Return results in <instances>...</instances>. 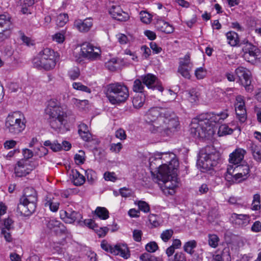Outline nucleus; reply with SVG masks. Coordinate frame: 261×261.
<instances>
[{"label":"nucleus","mask_w":261,"mask_h":261,"mask_svg":"<svg viewBox=\"0 0 261 261\" xmlns=\"http://www.w3.org/2000/svg\"><path fill=\"white\" fill-rule=\"evenodd\" d=\"M253 232H258L261 231V222L259 221H256L253 224L251 228Z\"/></svg>","instance_id":"774afa93"},{"label":"nucleus","mask_w":261,"mask_h":261,"mask_svg":"<svg viewBox=\"0 0 261 261\" xmlns=\"http://www.w3.org/2000/svg\"><path fill=\"white\" fill-rule=\"evenodd\" d=\"M18 113H14L9 115L6 118L5 126L8 131L13 135L21 133L25 127L24 123L18 118Z\"/></svg>","instance_id":"6e6552de"},{"label":"nucleus","mask_w":261,"mask_h":261,"mask_svg":"<svg viewBox=\"0 0 261 261\" xmlns=\"http://www.w3.org/2000/svg\"><path fill=\"white\" fill-rule=\"evenodd\" d=\"M100 50L88 42L83 43L81 46V53L84 58L91 60H96L100 56Z\"/></svg>","instance_id":"f8f14e48"},{"label":"nucleus","mask_w":261,"mask_h":261,"mask_svg":"<svg viewBox=\"0 0 261 261\" xmlns=\"http://www.w3.org/2000/svg\"><path fill=\"white\" fill-rule=\"evenodd\" d=\"M232 168L231 166L228 167L225 175V179L228 181L240 182L249 176L250 168L247 163L237 165L233 169Z\"/></svg>","instance_id":"0eeeda50"},{"label":"nucleus","mask_w":261,"mask_h":261,"mask_svg":"<svg viewBox=\"0 0 261 261\" xmlns=\"http://www.w3.org/2000/svg\"><path fill=\"white\" fill-rule=\"evenodd\" d=\"M68 21V16L67 14H59L57 18L56 23L59 27H63Z\"/></svg>","instance_id":"e433bc0d"},{"label":"nucleus","mask_w":261,"mask_h":261,"mask_svg":"<svg viewBox=\"0 0 261 261\" xmlns=\"http://www.w3.org/2000/svg\"><path fill=\"white\" fill-rule=\"evenodd\" d=\"M20 38L23 42L28 46L33 45L34 44V41L30 38L26 36L24 33H20Z\"/></svg>","instance_id":"4d7b16f0"},{"label":"nucleus","mask_w":261,"mask_h":261,"mask_svg":"<svg viewBox=\"0 0 261 261\" xmlns=\"http://www.w3.org/2000/svg\"><path fill=\"white\" fill-rule=\"evenodd\" d=\"M73 88L76 90L85 91L87 93H90L91 90L88 87L82 85L80 83H73L72 84Z\"/></svg>","instance_id":"09e8293b"},{"label":"nucleus","mask_w":261,"mask_h":261,"mask_svg":"<svg viewBox=\"0 0 261 261\" xmlns=\"http://www.w3.org/2000/svg\"><path fill=\"white\" fill-rule=\"evenodd\" d=\"M197 245V242L195 240H190L185 243L183 246L184 250L187 253L193 255L194 253V249Z\"/></svg>","instance_id":"c85d7f7f"},{"label":"nucleus","mask_w":261,"mask_h":261,"mask_svg":"<svg viewBox=\"0 0 261 261\" xmlns=\"http://www.w3.org/2000/svg\"><path fill=\"white\" fill-rule=\"evenodd\" d=\"M236 74L241 81L242 85L248 92H251L253 86L251 84V74L249 70L243 67H239L236 69Z\"/></svg>","instance_id":"1a4fd4ad"},{"label":"nucleus","mask_w":261,"mask_h":261,"mask_svg":"<svg viewBox=\"0 0 261 261\" xmlns=\"http://www.w3.org/2000/svg\"><path fill=\"white\" fill-rule=\"evenodd\" d=\"M141 79L143 84L145 85L148 88L157 89L160 92L163 91L164 88L155 75L148 73L141 76Z\"/></svg>","instance_id":"ddd939ff"},{"label":"nucleus","mask_w":261,"mask_h":261,"mask_svg":"<svg viewBox=\"0 0 261 261\" xmlns=\"http://www.w3.org/2000/svg\"><path fill=\"white\" fill-rule=\"evenodd\" d=\"M37 194L35 189L32 187H27L24 190V194L22 197L32 196Z\"/></svg>","instance_id":"bf43d9fd"},{"label":"nucleus","mask_w":261,"mask_h":261,"mask_svg":"<svg viewBox=\"0 0 261 261\" xmlns=\"http://www.w3.org/2000/svg\"><path fill=\"white\" fill-rule=\"evenodd\" d=\"M228 116L226 111L218 114H201L197 118L192 119L190 134L195 138L211 139L215 132V124L221 123Z\"/></svg>","instance_id":"f03ea898"},{"label":"nucleus","mask_w":261,"mask_h":261,"mask_svg":"<svg viewBox=\"0 0 261 261\" xmlns=\"http://www.w3.org/2000/svg\"><path fill=\"white\" fill-rule=\"evenodd\" d=\"M60 217L67 223H72L75 221H80L82 218V215L74 211H61Z\"/></svg>","instance_id":"2eb2a0df"},{"label":"nucleus","mask_w":261,"mask_h":261,"mask_svg":"<svg viewBox=\"0 0 261 261\" xmlns=\"http://www.w3.org/2000/svg\"><path fill=\"white\" fill-rule=\"evenodd\" d=\"M101 248L105 250L107 252H109L111 253L112 250L113 249V247L111 245L109 244L106 241H102L101 243Z\"/></svg>","instance_id":"69168bd1"},{"label":"nucleus","mask_w":261,"mask_h":261,"mask_svg":"<svg viewBox=\"0 0 261 261\" xmlns=\"http://www.w3.org/2000/svg\"><path fill=\"white\" fill-rule=\"evenodd\" d=\"M115 136L116 138L120 139L121 140H125L126 138L125 132L121 128L118 129L116 132Z\"/></svg>","instance_id":"0e129e2a"},{"label":"nucleus","mask_w":261,"mask_h":261,"mask_svg":"<svg viewBox=\"0 0 261 261\" xmlns=\"http://www.w3.org/2000/svg\"><path fill=\"white\" fill-rule=\"evenodd\" d=\"M159 248L157 243L155 242H150L148 243L146 246L145 249L148 252L147 253L154 252Z\"/></svg>","instance_id":"de8ad7c7"},{"label":"nucleus","mask_w":261,"mask_h":261,"mask_svg":"<svg viewBox=\"0 0 261 261\" xmlns=\"http://www.w3.org/2000/svg\"><path fill=\"white\" fill-rule=\"evenodd\" d=\"M219 159V153L214 147L213 146H206L199 152L198 164L201 168L210 170L217 165Z\"/></svg>","instance_id":"423d86ee"},{"label":"nucleus","mask_w":261,"mask_h":261,"mask_svg":"<svg viewBox=\"0 0 261 261\" xmlns=\"http://www.w3.org/2000/svg\"><path fill=\"white\" fill-rule=\"evenodd\" d=\"M142 236V232L141 230L135 229L133 231V237L134 240L138 242H140L141 241Z\"/></svg>","instance_id":"13d9d810"},{"label":"nucleus","mask_w":261,"mask_h":261,"mask_svg":"<svg viewBox=\"0 0 261 261\" xmlns=\"http://www.w3.org/2000/svg\"><path fill=\"white\" fill-rule=\"evenodd\" d=\"M47 149L43 146H40V147L37 148V151H35V154L39 157H42L47 153Z\"/></svg>","instance_id":"680f3d73"},{"label":"nucleus","mask_w":261,"mask_h":261,"mask_svg":"<svg viewBox=\"0 0 261 261\" xmlns=\"http://www.w3.org/2000/svg\"><path fill=\"white\" fill-rule=\"evenodd\" d=\"M82 139L87 142H90L92 140V137L89 130L79 134Z\"/></svg>","instance_id":"e2e57ef3"},{"label":"nucleus","mask_w":261,"mask_h":261,"mask_svg":"<svg viewBox=\"0 0 261 261\" xmlns=\"http://www.w3.org/2000/svg\"><path fill=\"white\" fill-rule=\"evenodd\" d=\"M12 27L11 17L8 14L0 15V28L4 30H10Z\"/></svg>","instance_id":"393cba45"},{"label":"nucleus","mask_w":261,"mask_h":261,"mask_svg":"<svg viewBox=\"0 0 261 261\" xmlns=\"http://www.w3.org/2000/svg\"><path fill=\"white\" fill-rule=\"evenodd\" d=\"M80 153H82V154H76L74 156V160L75 161V162L77 164H82L84 163V161L85 160L83 155L84 154V152L81 150L79 151Z\"/></svg>","instance_id":"5fc2aeb1"},{"label":"nucleus","mask_w":261,"mask_h":261,"mask_svg":"<svg viewBox=\"0 0 261 261\" xmlns=\"http://www.w3.org/2000/svg\"><path fill=\"white\" fill-rule=\"evenodd\" d=\"M122 148L121 143H112L110 146V150L112 152L118 153Z\"/></svg>","instance_id":"052dcab7"},{"label":"nucleus","mask_w":261,"mask_h":261,"mask_svg":"<svg viewBox=\"0 0 261 261\" xmlns=\"http://www.w3.org/2000/svg\"><path fill=\"white\" fill-rule=\"evenodd\" d=\"M104 178L105 180L108 181H115L117 178L114 172H106L104 174Z\"/></svg>","instance_id":"6e6d98bb"},{"label":"nucleus","mask_w":261,"mask_h":261,"mask_svg":"<svg viewBox=\"0 0 261 261\" xmlns=\"http://www.w3.org/2000/svg\"><path fill=\"white\" fill-rule=\"evenodd\" d=\"M178 162L176 159L171 160L168 165L163 164L159 167L157 178L163 183L161 188L165 194L173 195L174 189L177 187V170Z\"/></svg>","instance_id":"7ed1b4c3"},{"label":"nucleus","mask_w":261,"mask_h":261,"mask_svg":"<svg viewBox=\"0 0 261 261\" xmlns=\"http://www.w3.org/2000/svg\"><path fill=\"white\" fill-rule=\"evenodd\" d=\"M139 210L144 213H148L150 211V207L147 203L144 201H139L138 203Z\"/></svg>","instance_id":"603ef678"},{"label":"nucleus","mask_w":261,"mask_h":261,"mask_svg":"<svg viewBox=\"0 0 261 261\" xmlns=\"http://www.w3.org/2000/svg\"><path fill=\"white\" fill-rule=\"evenodd\" d=\"M21 201H24L27 204L32 205L34 208H36L37 201V195H33L32 196L29 197H22L20 198Z\"/></svg>","instance_id":"72a5a7b5"},{"label":"nucleus","mask_w":261,"mask_h":261,"mask_svg":"<svg viewBox=\"0 0 261 261\" xmlns=\"http://www.w3.org/2000/svg\"><path fill=\"white\" fill-rule=\"evenodd\" d=\"M208 239V244L211 247L215 248L218 246L220 239L217 235L209 234Z\"/></svg>","instance_id":"c9c22d12"},{"label":"nucleus","mask_w":261,"mask_h":261,"mask_svg":"<svg viewBox=\"0 0 261 261\" xmlns=\"http://www.w3.org/2000/svg\"><path fill=\"white\" fill-rule=\"evenodd\" d=\"M25 160H21L19 161L17 165V166L15 167L14 171L15 174L17 177H23L29 174L30 172V170L25 167L24 163Z\"/></svg>","instance_id":"4be33fe9"},{"label":"nucleus","mask_w":261,"mask_h":261,"mask_svg":"<svg viewBox=\"0 0 261 261\" xmlns=\"http://www.w3.org/2000/svg\"><path fill=\"white\" fill-rule=\"evenodd\" d=\"M146 117L149 123H153L149 125L150 131L161 136L171 135L179 125L178 118L170 110L153 108L149 110Z\"/></svg>","instance_id":"f257e3e1"},{"label":"nucleus","mask_w":261,"mask_h":261,"mask_svg":"<svg viewBox=\"0 0 261 261\" xmlns=\"http://www.w3.org/2000/svg\"><path fill=\"white\" fill-rule=\"evenodd\" d=\"M109 13L113 18L120 21H125L129 18L128 14L123 11L120 6H113Z\"/></svg>","instance_id":"f3484780"},{"label":"nucleus","mask_w":261,"mask_h":261,"mask_svg":"<svg viewBox=\"0 0 261 261\" xmlns=\"http://www.w3.org/2000/svg\"><path fill=\"white\" fill-rule=\"evenodd\" d=\"M144 89L143 83L141 79H137L134 82L133 90L136 92L142 93Z\"/></svg>","instance_id":"ea45409f"},{"label":"nucleus","mask_w":261,"mask_h":261,"mask_svg":"<svg viewBox=\"0 0 261 261\" xmlns=\"http://www.w3.org/2000/svg\"><path fill=\"white\" fill-rule=\"evenodd\" d=\"M94 230L99 237H103L108 232L109 228L107 227H99L98 226V228H95Z\"/></svg>","instance_id":"3c124183"},{"label":"nucleus","mask_w":261,"mask_h":261,"mask_svg":"<svg viewBox=\"0 0 261 261\" xmlns=\"http://www.w3.org/2000/svg\"><path fill=\"white\" fill-rule=\"evenodd\" d=\"M106 94L111 103L119 105L127 99L129 92L125 85L119 83H115L107 86Z\"/></svg>","instance_id":"39448f33"},{"label":"nucleus","mask_w":261,"mask_h":261,"mask_svg":"<svg viewBox=\"0 0 261 261\" xmlns=\"http://www.w3.org/2000/svg\"><path fill=\"white\" fill-rule=\"evenodd\" d=\"M231 218L234 223L240 227H244L247 225L250 221V217L248 215L237 214L233 213Z\"/></svg>","instance_id":"aec40b11"},{"label":"nucleus","mask_w":261,"mask_h":261,"mask_svg":"<svg viewBox=\"0 0 261 261\" xmlns=\"http://www.w3.org/2000/svg\"><path fill=\"white\" fill-rule=\"evenodd\" d=\"M246 151L242 148H237L229 155V162L230 163L237 165L245 163L243 161Z\"/></svg>","instance_id":"dca6fc26"},{"label":"nucleus","mask_w":261,"mask_h":261,"mask_svg":"<svg viewBox=\"0 0 261 261\" xmlns=\"http://www.w3.org/2000/svg\"><path fill=\"white\" fill-rule=\"evenodd\" d=\"M36 209L32 205L27 204L24 201H21L20 198L19 202L17 205V212L22 216H29L35 211Z\"/></svg>","instance_id":"a211bd4d"},{"label":"nucleus","mask_w":261,"mask_h":261,"mask_svg":"<svg viewBox=\"0 0 261 261\" xmlns=\"http://www.w3.org/2000/svg\"><path fill=\"white\" fill-rule=\"evenodd\" d=\"M54 54V51L53 50L49 48H46L40 51L36 57L39 58H44L46 60H48L49 59H55Z\"/></svg>","instance_id":"c756f323"},{"label":"nucleus","mask_w":261,"mask_h":261,"mask_svg":"<svg viewBox=\"0 0 261 261\" xmlns=\"http://www.w3.org/2000/svg\"><path fill=\"white\" fill-rule=\"evenodd\" d=\"M173 234V231L172 229H167L161 233V238L164 242H166L171 239Z\"/></svg>","instance_id":"c03bdc74"},{"label":"nucleus","mask_w":261,"mask_h":261,"mask_svg":"<svg viewBox=\"0 0 261 261\" xmlns=\"http://www.w3.org/2000/svg\"><path fill=\"white\" fill-rule=\"evenodd\" d=\"M233 129L229 128L228 126L223 124L219 126L218 131V135L220 137L230 135L233 133Z\"/></svg>","instance_id":"f704fd0d"},{"label":"nucleus","mask_w":261,"mask_h":261,"mask_svg":"<svg viewBox=\"0 0 261 261\" xmlns=\"http://www.w3.org/2000/svg\"><path fill=\"white\" fill-rule=\"evenodd\" d=\"M228 44L232 46L239 45V39L238 34L233 31H229L226 34Z\"/></svg>","instance_id":"bb28decb"},{"label":"nucleus","mask_w":261,"mask_h":261,"mask_svg":"<svg viewBox=\"0 0 261 261\" xmlns=\"http://www.w3.org/2000/svg\"><path fill=\"white\" fill-rule=\"evenodd\" d=\"M207 74V70L205 68L200 67L195 70V75L198 80L204 79Z\"/></svg>","instance_id":"58836bf2"},{"label":"nucleus","mask_w":261,"mask_h":261,"mask_svg":"<svg viewBox=\"0 0 261 261\" xmlns=\"http://www.w3.org/2000/svg\"><path fill=\"white\" fill-rule=\"evenodd\" d=\"M111 254L114 255H119L125 258H127L130 256L127 245L123 244H117L115 245L113 247Z\"/></svg>","instance_id":"412c9836"},{"label":"nucleus","mask_w":261,"mask_h":261,"mask_svg":"<svg viewBox=\"0 0 261 261\" xmlns=\"http://www.w3.org/2000/svg\"><path fill=\"white\" fill-rule=\"evenodd\" d=\"M45 113L48 116V121L53 129L60 132L65 127L67 115L57 100L51 99L48 102Z\"/></svg>","instance_id":"20e7f679"},{"label":"nucleus","mask_w":261,"mask_h":261,"mask_svg":"<svg viewBox=\"0 0 261 261\" xmlns=\"http://www.w3.org/2000/svg\"><path fill=\"white\" fill-rule=\"evenodd\" d=\"M249 148L253 159L258 162H261V146L252 143Z\"/></svg>","instance_id":"cd10ccee"},{"label":"nucleus","mask_w":261,"mask_h":261,"mask_svg":"<svg viewBox=\"0 0 261 261\" xmlns=\"http://www.w3.org/2000/svg\"><path fill=\"white\" fill-rule=\"evenodd\" d=\"M141 261H159V259L149 253H144L140 256Z\"/></svg>","instance_id":"a19ab883"},{"label":"nucleus","mask_w":261,"mask_h":261,"mask_svg":"<svg viewBox=\"0 0 261 261\" xmlns=\"http://www.w3.org/2000/svg\"><path fill=\"white\" fill-rule=\"evenodd\" d=\"M56 232L57 234H66L69 233L67 228L60 221V224L58 225V228L57 229Z\"/></svg>","instance_id":"864d4df0"},{"label":"nucleus","mask_w":261,"mask_h":261,"mask_svg":"<svg viewBox=\"0 0 261 261\" xmlns=\"http://www.w3.org/2000/svg\"><path fill=\"white\" fill-rule=\"evenodd\" d=\"M71 175L73 184L76 186L82 185L85 181V177L76 170H71Z\"/></svg>","instance_id":"a878e982"},{"label":"nucleus","mask_w":261,"mask_h":261,"mask_svg":"<svg viewBox=\"0 0 261 261\" xmlns=\"http://www.w3.org/2000/svg\"><path fill=\"white\" fill-rule=\"evenodd\" d=\"M140 20L142 22L145 23H149L151 21L150 15L145 11H141L140 13Z\"/></svg>","instance_id":"8fccbe9b"},{"label":"nucleus","mask_w":261,"mask_h":261,"mask_svg":"<svg viewBox=\"0 0 261 261\" xmlns=\"http://www.w3.org/2000/svg\"><path fill=\"white\" fill-rule=\"evenodd\" d=\"M230 256L228 248H224L222 251L218 252L213 256L211 261H230Z\"/></svg>","instance_id":"b1692460"},{"label":"nucleus","mask_w":261,"mask_h":261,"mask_svg":"<svg viewBox=\"0 0 261 261\" xmlns=\"http://www.w3.org/2000/svg\"><path fill=\"white\" fill-rule=\"evenodd\" d=\"M237 119L241 123L245 122L247 119V113L246 110L236 109Z\"/></svg>","instance_id":"4c0bfd02"},{"label":"nucleus","mask_w":261,"mask_h":261,"mask_svg":"<svg viewBox=\"0 0 261 261\" xmlns=\"http://www.w3.org/2000/svg\"><path fill=\"white\" fill-rule=\"evenodd\" d=\"M155 27L159 30L166 34L172 33L174 31L172 25L161 18H157Z\"/></svg>","instance_id":"5701e85b"},{"label":"nucleus","mask_w":261,"mask_h":261,"mask_svg":"<svg viewBox=\"0 0 261 261\" xmlns=\"http://www.w3.org/2000/svg\"><path fill=\"white\" fill-rule=\"evenodd\" d=\"M117 62V59L113 58L105 63V66L109 70L113 71L116 69V64Z\"/></svg>","instance_id":"37998d69"},{"label":"nucleus","mask_w":261,"mask_h":261,"mask_svg":"<svg viewBox=\"0 0 261 261\" xmlns=\"http://www.w3.org/2000/svg\"><path fill=\"white\" fill-rule=\"evenodd\" d=\"M199 94L196 89H190L188 93V98L191 103L196 102L199 99Z\"/></svg>","instance_id":"473e14b6"},{"label":"nucleus","mask_w":261,"mask_h":261,"mask_svg":"<svg viewBox=\"0 0 261 261\" xmlns=\"http://www.w3.org/2000/svg\"><path fill=\"white\" fill-rule=\"evenodd\" d=\"M93 25L92 19L87 18L84 20H76L74 22V26L81 32L89 31Z\"/></svg>","instance_id":"6ab92c4d"},{"label":"nucleus","mask_w":261,"mask_h":261,"mask_svg":"<svg viewBox=\"0 0 261 261\" xmlns=\"http://www.w3.org/2000/svg\"><path fill=\"white\" fill-rule=\"evenodd\" d=\"M45 206H48L51 211L56 212L59 209V203L57 202H54L51 200H47L45 202Z\"/></svg>","instance_id":"79ce46f5"},{"label":"nucleus","mask_w":261,"mask_h":261,"mask_svg":"<svg viewBox=\"0 0 261 261\" xmlns=\"http://www.w3.org/2000/svg\"><path fill=\"white\" fill-rule=\"evenodd\" d=\"M84 224L85 225L90 228L94 229L95 228H98V226L95 224V222L92 219H86L84 220Z\"/></svg>","instance_id":"338daca9"},{"label":"nucleus","mask_w":261,"mask_h":261,"mask_svg":"<svg viewBox=\"0 0 261 261\" xmlns=\"http://www.w3.org/2000/svg\"><path fill=\"white\" fill-rule=\"evenodd\" d=\"M145 100V96L143 94H141L140 95L134 97L132 102L135 108L139 109L143 106Z\"/></svg>","instance_id":"2f4dec72"},{"label":"nucleus","mask_w":261,"mask_h":261,"mask_svg":"<svg viewBox=\"0 0 261 261\" xmlns=\"http://www.w3.org/2000/svg\"><path fill=\"white\" fill-rule=\"evenodd\" d=\"M242 43L246 44V46L243 49L244 51L243 57L249 62H253L256 59L259 58L261 52L255 46L245 40Z\"/></svg>","instance_id":"9b49d317"},{"label":"nucleus","mask_w":261,"mask_h":261,"mask_svg":"<svg viewBox=\"0 0 261 261\" xmlns=\"http://www.w3.org/2000/svg\"><path fill=\"white\" fill-rule=\"evenodd\" d=\"M193 67V64L190 60V55L187 54L184 58H180L177 72L184 78L189 80L191 76L190 71Z\"/></svg>","instance_id":"9d476101"},{"label":"nucleus","mask_w":261,"mask_h":261,"mask_svg":"<svg viewBox=\"0 0 261 261\" xmlns=\"http://www.w3.org/2000/svg\"><path fill=\"white\" fill-rule=\"evenodd\" d=\"M59 224L60 221L57 220L56 219H51L47 222L46 226L49 229L54 230L56 232L57 229L58 228V225Z\"/></svg>","instance_id":"a18cd8bd"},{"label":"nucleus","mask_w":261,"mask_h":261,"mask_svg":"<svg viewBox=\"0 0 261 261\" xmlns=\"http://www.w3.org/2000/svg\"><path fill=\"white\" fill-rule=\"evenodd\" d=\"M33 64L36 68L49 70L54 68L56 63L55 59L46 60L44 58L36 57L33 60Z\"/></svg>","instance_id":"4468645a"},{"label":"nucleus","mask_w":261,"mask_h":261,"mask_svg":"<svg viewBox=\"0 0 261 261\" xmlns=\"http://www.w3.org/2000/svg\"><path fill=\"white\" fill-rule=\"evenodd\" d=\"M95 214L102 220H106L109 217V211L104 207H97L95 211Z\"/></svg>","instance_id":"7c9ffc66"},{"label":"nucleus","mask_w":261,"mask_h":261,"mask_svg":"<svg viewBox=\"0 0 261 261\" xmlns=\"http://www.w3.org/2000/svg\"><path fill=\"white\" fill-rule=\"evenodd\" d=\"M68 74L71 80H74L77 79L80 74V69L77 67H73L68 71Z\"/></svg>","instance_id":"49530a36"}]
</instances>
